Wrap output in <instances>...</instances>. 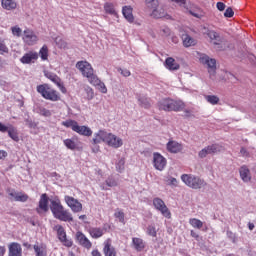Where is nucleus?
<instances>
[{
  "label": "nucleus",
  "mask_w": 256,
  "mask_h": 256,
  "mask_svg": "<svg viewBox=\"0 0 256 256\" xmlns=\"http://www.w3.org/2000/svg\"><path fill=\"white\" fill-rule=\"evenodd\" d=\"M106 185L107 187H117V185H119V182L117 181V179H115V177L110 176L106 180Z\"/></svg>",
  "instance_id": "c03bdc74"
},
{
  "label": "nucleus",
  "mask_w": 256,
  "mask_h": 256,
  "mask_svg": "<svg viewBox=\"0 0 256 256\" xmlns=\"http://www.w3.org/2000/svg\"><path fill=\"white\" fill-rule=\"evenodd\" d=\"M190 235H191V237H193L194 239H199V234H197V232H195V231H193V230H191Z\"/></svg>",
  "instance_id": "69168bd1"
},
{
  "label": "nucleus",
  "mask_w": 256,
  "mask_h": 256,
  "mask_svg": "<svg viewBox=\"0 0 256 256\" xmlns=\"http://www.w3.org/2000/svg\"><path fill=\"white\" fill-rule=\"evenodd\" d=\"M54 231H57V236L59 241L65 245V247H73V241L67 238V232H65V228L61 225H56L54 227Z\"/></svg>",
  "instance_id": "f8f14e48"
},
{
  "label": "nucleus",
  "mask_w": 256,
  "mask_h": 256,
  "mask_svg": "<svg viewBox=\"0 0 256 256\" xmlns=\"http://www.w3.org/2000/svg\"><path fill=\"white\" fill-rule=\"evenodd\" d=\"M118 71L121 73V75H123V77H131V71L127 69L119 68Z\"/></svg>",
  "instance_id": "6e6d98bb"
},
{
  "label": "nucleus",
  "mask_w": 256,
  "mask_h": 256,
  "mask_svg": "<svg viewBox=\"0 0 256 256\" xmlns=\"http://www.w3.org/2000/svg\"><path fill=\"white\" fill-rule=\"evenodd\" d=\"M173 3H177L180 7H183L190 15L193 17H196V19H201L203 17V13H201V10L193 11L189 7V4H187V0H171Z\"/></svg>",
  "instance_id": "f3484780"
},
{
  "label": "nucleus",
  "mask_w": 256,
  "mask_h": 256,
  "mask_svg": "<svg viewBox=\"0 0 256 256\" xmlns=\"http://www.w3.org/2000/svg\"><path fill=\"white\" fill-rule=\"evenodd\" d=\"M37 91L44 99H47L48 101H59L60 99L59 93L49 87L47 84L38 85Z\"/></svg>",
  "instance_id": "39448f33"
},
{
  "label": "nucleus",
  "mask_w": 256,
  "mask_h": 256,
  "mask_svg": "<svg viewBox=\"0 0 256 256\" xmlns=\"http://www.w3.org/2000/svg\"><path fill=\"white\" fill-rule=\"evenodd\" d=\"M166 149L169 153H180V151H183V145L177 141L170 140L166 144Z\"/></svg>",
  "instance_id": "412c9836"
},
{
  "label": "nucleus",
  "mask_w": 256,
  "mask_h": 256,
  "mask_svg": "<svg viewBox=\"0 0 256 256\" xmlns=\"http://www.w3.org/2000/svg\"><path fill=\"white\" fill-rule=\"evenodd\" d=\"M204 99L207 103H210V105H217L220 101L219 97L216 95H206L204 96Z\"/></svg>",
  "instance_id": "a19ab883"
},
{
  "label": "nucleus",
  "mask_w": 256,
  "mask_h": 256,
  "mask_svg": "<svg viewBox=\"0 0 256 256\" xmlns=\"http://www.w3.org/2000/svg\"><path fill=\"white\" fill-rule=\"evenodd\" d=\"M11 31L14 37H21L23 35V30L19 26L11 27Z\"/></svg>",
  "instance_id": "de8ad7c7"
},
{
  "label": "nucleus",
  "mask_w": 256,
  "mask_h": 256,
  "mask_svg": "<svg viewBox=\"0 0 256 256\" xmlns=\"http://www.w3.org/2000/svg\"><path fill=\"white\" fill-rule=\"evenodd\" d=\"M39 55L42 61H47V59H49V48L47 47V45L42 46L39 51Z\"/></svg>",
  "instance_id": "ea45409f"
},
{
  "label": "nucleus",
  "mask_w": 256,
  "mask_h": 256,
  "mask_svg": "<svg viewBox=\"0 0 256 256\" xmlns=\"http://www.w3.org/2000/svg\"><path fill=\"white\" fill-rule=\"evenodd\" d=\"M160 111H183L185 103L181 100L163 99L158 103Z\"/></svg>",
  "instance_id": "f03ea898"
},
{
  "label": "nucleus",
  "mask_w": 256,
  "mask_h": 256,
  "mask_svg": "<svg viewBox=\"0 0 256 256\" xmlns=\"http://www.w3.org/2000/svg\"><path fill=\"white\" fill-rule=\"evenodd\" d=\"M153 165L157 171H163L167 167V159L159 152L153 153Z\"/></svg>",
  "instance_id": "4468645a"
},
{
  "label": "nucleus",
  "mask_w": 256,
  "mask_h": 256,
  "mask_svg": "<svg viewBox=\"0 0 256 256\" xmlns=\"http://www.w3.org/2000/svg\"><path fill=\"white\" fill-rule=\"evenodd\" d=\"M76 69H79L83 77H87L89 82L97 76L95 75V70H93V66H91V64L87 61L77 62Z\"/></svg>",
  "instance_id": "0eeeda50"
},
{
  "label": "nucleus",
  "mask_w": 256,
  "mask_h": 256,
  "mask_svg": "<svg viewBox=\"0 0 256 256\" xmlns=\"http://www.w3.org/2000/svg\"><path fill=\"white\" fill-rule=\"evenodd\" d=\"M205 34L211 41H214V45H219L220 43H223V37L219 35L215 30L207 29L205 31Z\"/></svg>",
  "instance_id": "5701e85b"
},
{
  "label": "nucleus",
  "mask_w": 256,
  "mask_h": 256,
  "mask_svg": "<svg viewBox=\"0 0 256 256\" xmlns=\"http://www.w3.org/2000/svg\"><path fill=\"white\" fill-rule=\"evenodd\" d=\"M9 195L13 201H20L21 203H25L29 199V196L23 192L12 191L9 193Z\"/></svg>",
  "instance_id": "c85d7f7f"
},
{
  "label": "nucleus",
  "mask_w": 256,
  "mask_h": 256,
  "mask_svg": "<svg viewBox=\"0 0 256 256\" xmlns=\"http://www.w3.org/2000/svg\"><path fill=\"white\" fill-rule=\"evenodd\" d=\"M7 151L5 150H0V160H3L7 157Z\"/></svg>",
  "instance_id": "052dcab7"
},
{
  "label": "nucleus",
  "mask_w": 256,
  "mask_h": 256,
  "mask_svg": "<svg viewBox=\"0 0 256 256\" xmlns=\"http://www.w3.org/2000/svg\"><path fill=\"white\" fill-rule=\"evenodd\" d=\"M235 15V12L233 11V8L228 7L224 12V17L231 18Z\"/></svg>",
  "instance_id": "864d4df0"
},
{
  "label": "nucleus",
  "mask_w": 256,
  "mask_h": 256,
  "mask_svg": "<svg viewBox=\"0 0 256 256\" xmlns=\"http://www.w3.org/2000/svg\"><path fill=\"white\" fill-rule=\"evenodd\" d=\"M146 3L148 5H151L153 3V5H157V0H146Z\"/></svg>",
  "instance_id": "338daca9"
},
{
  "label": "nucleus",
  "mask_w": 256,
  "mask_h": 256,
  "mask_svg": "<svg viewBox=\"0 0 256 256\" xmlns=\"http://www.w3.org/2000/svg\"><path fill=\"white\" fill-rule=\"evenodd\" d=\"M64 127L72 129L78 135H82L83 137H91L93 135V130H91L88 126H80L79 123L75 120H66L62 122Z\"/></svg>",
  "instance_id": "7ed1b4c3"
},
{
  "label": "nucleus",
  "mask_w": 256,
  "mask_h": 256,
  "mask_svg": "<svg viewBox=\"0 0 256 256\" xmlns=\"http://www.w3.org/2000/svg\"><path fill=\"white\" fill-rule=\"evenodd\" d=\"M106 145H108V147H112L113 149H119L120 147H123V139L109 132Z\"/></svg>",
  "instance_id": "dca6fc26"
},
{
  "label": "nucleus",
  "mask_w": 256,
  "mask_h": 256,
  "mask_svg": "<svg viewBox=\"0 0 256 256\" xmlns=\"http://www.w3.org/2000/svg\"><path fill=\"white\" fill-rule=\"evenodd\" d=\"M6 252L7 249L5 248V246H0V256H4Z\"/></svg>",
  "instance_id": "e2e57ef3"
},
{
  "label": "nucleus",
  "mask_w": 256,
  "mask_h": 256,
  "mask_svg": "<svg viewBox=\"0 0 256 256\" xmlns=\"http://www.w3.org/2000/svg\"><path fill=\"white\" fill-rule=\"evenodd\" d=\"M99 151H100L99 145L94 144V147H92V152L93 153H99Z\"/></svg>",
  "instance_id": "680f3d73"
},
{
  "label": "nucleus",
  "mask_w": 256,
  "mask_h": 256,
  "mask_svg": "<svg viewBox=\"0 0 256 256\" xmlns=\"http://www.w3.org/2000/svg\"><path fill=\"white\" fill-rule=\"evenodd\" d=\"M103 253L105 256H117V251L115 247L111 245V240L108 239L104 242Z\"/></svg>",
  "instance_id": "393cba45"
},
{
  "label": "nucleus",
  "mask_w": 256,
  "mask_h": 256,
  "mask_svg": "<svg viewBox=\"0 0 256 256\" xmlns=\"http://www.w3.org/2000/svg\"><path fill=\"white\" fill-rule=\"evenodd\" d=\"M25 123L30 129H37V123L33 122V120L26 119Z\"/></svg>",
  "instance_id": "5fc2aeb1"
},
{
  "label": "nucleus",
  "mask_w": 256,
  "mask_h": 256,
  "mask_svg": "<svg viewBox=\"0 0 256 256\" xmlns=\"http://www.w3.org/2000/svg\"><path fill=\"white\" fill-rule=\"evenodd\" d=\"M56 43L58 44V46H59L60 48H65V47H67V43H65V41H63V40H61V39H59V38L56 39Z\"/></svg>",
  "instance_id": "4d7b16f0"
},
{
  "label": "nucleus",
  "mask_w": 256,
  "mask_h": 256,
  "mask_svg": "<svg viewBox=\"0 0 256 256\" xmlns=\"http://www.w3.org/2000/svg\"><path fill=\"white\" fill-rule=\"evenodd\" d=\"M184 47H191L195 45V39L191 38L188 34L182 36Z\"/></svg>",
  "instance_id": "4c0bfd02"
},
{
  "label": "nucleus",
  "mask_w": 256,
  "mask_h": 256,
  "mask_svg": "<svg viewBox=\"0 0 256 256\" xmlns=\"http://www.w3.org/2000/svg\"><path fill=\"white\" fill-rule=\"evenodd\" d=\"M139 105L141 107H144V109H149L151 107V102L149 101V98L141 97L138 98Z\"/></svg>",
  "instance_id": "37998d69"
},
{
  "label": "nucleus",
  "mask_w": 256,
  "mask_h": 256,
  "mask_svg": "<svg viewBox=\"0 0 256 256\" xmlns=\"http://www.w3.org/2000/svg\"><path fill=\"white\" fill-rule=\"evenodd\" d=\"M76 239L78 243L82 245V247H85L86 249H91L93 244L91 243V241H89V238H87L85 234H83L82 232H77Z\"/></svg>",
  "instance_id": "4be33fe9"
},
{
  "label": "nucleus",
  "mask_w": 256,
  "mask_h": 256,
  "mask_svg": "<svg viewBox=\"0 0 256 256\" xmlns=\"http://www.w3.org/2000/svg\"><path fill=\"white\" fill-rule=\"evenodd\" d=\"M199 61H200V63H202V65L207 66L208 73H209L211 79H213V77H215V73L217 71V60H215V58L209 57L206 54H202L199 57Z\"/></svg>",
  "instance_id": "423d86ee"
},
{
  "label": "nucleus",
  "mask_w": 256,
  "mask_h": 256,
  "mask_svg": "<svg viewBox=\"0 0 256 256\" xmlns=\"http://www.w3.org/2000/svg\"><path fill=\"white\" fill-rule=\"evenodd\" d=\"M64 201L68 207H70L71 211H73V213H81V211H83V204H81L79 200L66 195L64 197Z\"/></svg>",
  "instance_id": "ddd939ff"
},
{
  "label": "nucleus",
  "mask_w": 256,
  "mask_h": 256,
  "mask_svg": "<svg viewBox=\"0 0 256 256\" xmlns=\"http://www.w3.org/2000/svg\"><path fill=\"white\" fill-rule=\"evenodd\" d=\"M91 85H93L95 88L98 89V91H100V93H107V86H105V83H103L99 77H94L90 80L89 82Z\"/></svg>",
  "instance_id": "b1692460"
},
{
  "label": "nucleus",
  "mask_w": 256,
  "mask_h": 256,
  "mask_svg": "<svg viewBox=\"0 0 256 256\" xmlns=\"http://www.w3.org/2000/svg\"><path fill=\"white\" fill-rule=\"evenodd\" d=\"M5 53H9V47L5 44V40L0 38V55H5Z\"/></svg>",
  "instance_id": "a18cd8bd"
},
{
  "label": "nucleus",
  "mask_w": 256,
  "mask_h": 256,
  "mask_svg": "<svg viewBox=\"0 0 256 256\" xmlns=\"http://www.w3.org/2000/svg\"><path fill=\"white\" fill-rule=\"evenodd\" d=\"M122 15L128 23H133V21H135V18L133 17V8L131 6H124L122 8Z\"/></svg>",
  "instance_id": "c756f323"
},
{
  "label": "nucleus",
  "mask_w": 256,
  "mask_h": 256,
  "mask_svg": "<svg viewBox=\"0 0 256 256\" xmlns=\"http://www.w3.org/2000/svg\"><path fill=\"white\" fill-rule=\"evenodd\" d=\"M39 114L42 115V117H51V111L47 110V108H39Z\"/></svg>",
  "instance_id": "603ef678"
},
{
  "label": "nucleus",
  "mask_w": 256,
  "mask_h": 256,
  "mask_svg": "<svg viewBox=\"0 0 256 256\" xmlns=\"http://www.w3.org/2000/svg\"><path fill=\"white\" fill-rule=\"evenodd\" d=\"M216 7H217L218 11H225L226 6H225V3H223V2H217Z\"/></svg>",
  "instance_id": "13d9d810"
},
{
  "label": "nucleus",
  "mask_w": 256,
  "mask_h": 256,
  "mask_svg": "<svg viewBox=\"0 0 256 256\" xmlns=\"http://www.w3.org/2000/svg\"><path fill=\"white\" fill-rule=\"evenodd\" d=\"M22 39L26 45H35L39 41L37 34L28 28L24 30Z\"/></svg>",
  "instance_id": "a211bd4d"
},
{
  "label": "nucleus",
  "mask_w": 256,
  "mask_h": 256,
  "mask_svg": "<svg viewBox=\"0 0 256 256\" xmlns=\"http://www.w3.org/2000/svg\"><path fill=\"white\" fill-rule=\"evenodd\" d=\"M181 181H183L187 187H190V189H202V187L206 185L205 180L193 174H183Z\"/></svg>",
  "instance_id": "20e7f679"
},
{
  "label": "nucleus",
  "mask_w": 256,
  "mask_h": 256,
  "mask_svg": "<svg viewBox=\"0 0 256 256\" xmlns=\"http://www.w3.org/2000/svg\"><path fill=\"white\" fill-rule=\"evenodd\" d=\"M63 143L65 147H67V149H70L71 151H75V149H77V141H75V139L73 138L65 139Z\"/></svg>",
  "instance_id": "c9c22d12"
},
{
  "label": "nucleus",
  "mask_w": 256,
  "mask_h": 256,
  "mask_svg": "<svg viewBox=\"0 0 256 256\" xmlns=\"http://www.w3.org/2000/svg\"><path fill=\"white\" fill-rule=\"evenodd\" d=\"M49 201H50V210L55 219L59 221H64L65 223H71L73 221V214L69 212V210L63 207L61 204V200L57 197L49 199L47 194H42L39 200V206L36 209L37 213L41 215V213H47L49 211Z\"/></svg>",
  "instance_id": "f257e3e1"
},
{
  "label": "nucleus",
  "mask_w": 256,
  "mask_h": 256,
  "mask_svg": "<svg viewBox=\"0 0 256 256\" xmlns=\"http://www.w3.org/2000/svg\"><path fill=\"white\" fill-rule=\"evenodd\" d=\"M33 249L36 256H47V245L44 243H36Z\"/></svg>",
  "instance_id": "7c9ffc66"
},
{
  "label": "nucleus",
  "mask_w": 256,
  "mask_h": 256,
  "mask_svg": "<svg viewBox=\"0 0 256 256\" xmlns=\"http://www.w3.org/2000/svg\"><path fill=\"white\" fill-rule=\"evenodd\" d=\"M109 137V132L105 130H99L94 133L92 138L93 145H99V143H107V139Z\"/></svg>",
  "instance_id": "6ab92c4d"
},
{
  "label": "nucleus",
  "mask_w": 256,
  "mask_h": 256,
  "mask_svg": "<svg viewBox=\"0 0 256 256\" xmlns=\"http://www.w3.org/2000/svg\"><path fill=\"white\" fill-rule=\"evenodd\" d=\"M104 11L108 15H113L114 17H117V11L115 10V6L113 5V3L106 2L104 4Z\"/></svg>",
  "instance_id": "f704fd0d"
},
{
  "label": "nucleus",
  "mask_w": 256,
  "mask_h": 256,
  "mask_svg": "<svg viewBox=\"0 0 256 256\" xmlns=\"http://www.w3.org/2000/svg\"><path fill=\"white\" fill-rule=\"evenodd\" d=\"M44 75L47 79L51 80L52 83L57 85V87L60 89L62 93H67V88L63 85V82H61V78L57 76V74L49 71H44Z\"/></svg>",
  "instance_id": "2eb2a0df"
},
{
  "label": "nucleus",
  "mask_w": 256,
  "mask_h": 256,
  "mask_svg": "<svg viewBox=\"0 0 256 256\" xmlns=\"http://www.w3.org/2000/svg\"><path fill=\"white\" fill-rule=\"evenodd\" d=\"M164 182L166 183V185H168L169 187H177V185L179 184V182L177 181V179L175 177L172 176H166L164 177Z\"/></svg>",
  "instance_id": "58836bf2"
},
{
  "label": "nucleus",
  "mask_w": 256,
  "mask_h": 256,
  "mask_svg": "<svg viewBox=\"0 0 256 256\" xmlns=\"http://www.w3.org/2000/svg\"><path fill=\"white\" fill-rule=\"evenodd\" d=\"M91 255H92V256H102V255H101V252H99V250H97V249L92 250Z\"/></svg>",
  "instance_id": "0e129e2a"
},
{
  "label": "nucleus",
  "mask_w": 256,
  "mask_h": 256,
  "mask_svg": "<svg viewBox=\"0 0 256 256\" xmlns=\"http://www.w3.org/2000/svg\"><path fill=\"white\" fill-rule=\"evenodd\" d=\"M164 65H165L166 69H168V71H179V69H180L179 63H177V61L172 57H168L165 60Z\"/></svg>",
  "instance_id": "bb28decb"
},
{
  "label": "nucleus",
  "mask_w": 256,
  "mask_h": 256,
  "mask_svg": "<svg viewBox=\"0 0 256 256\" xmlns=\"http://www.w3.org/2000/svg\"><path fill=\"white\" fill-rule=\"evenodd\" d=\"M224 150L225 148L221 144H211L200 150L198 157H200V159H205L207 155H215V153H221V151Z\"/></svg>",
  "instance_id": "6e6552de"
},
{
  "label": "nucleus",
  "mask_w": 256,
  "mask_h": 256,
  "mask_svg": "<svg viewBox=\"0 0 256 256\" xmlns=\"http://www.w3.org/2000/svg\"><path fill=\"white\" fill-rule=\"evenodd\" d=\"M105 233V230L103 228H90L89 234L93 239H99V237H103V234Z\"/></svg>",
  "instance_id": "72a5a7b5"
},
{
  "label": "nucleus",
  "mask_w": 256,
  "mask_h": 256,
  "mask_svg": "<svg viewBox=\"0 0 256 256\" xmlns=\"http://www.w3.org/2000/svg\"><path fill=\"white\" fill-rule=\"evenodd\" d=\"M22 254L21 244L13 242L9 245V256H22Z\"/></svg>",
  "instance_id": "a878e982"
},
{
  "label": "nucleus",
  "mask_w": 256,
  "mask_h": 256,
  "mask_svg": "<svg viewBox=\"0 0 256 256\" xmlns=\"http://www.w3.org/2000/svg\"><path fill=\"white\" fill-rule=\"evenodd\" d=\"M240 177L242 179V181H244V183H249V181H251V171L249 170V168L247 166H241L240 170Z\"/></svg>",
  "instance_id": "cd10ccee"
},
{
  "label": "nucleus",
  "mask_w": 256,
  "mask_h": 256,
  "mask_svg": "<svg viewBox=\"0 0 256 256\" xmlns=\"http://www.w3.org/2000/svg\"><path fill=\"white\" fill-rule=\"evenodd\" d=\"M3 9L7 11H13V9H17V2L15 0H1Z\"/></svg>",
  "instance_id": "473e14b6"
},
{
  "label": "nucleus",
  "mask_w": 256,
  "mask_h": 256,
  "mask_svg": "<svg viewBox=\"0 0 256 256\" xmlns=\"http://www.w3.org/2000/svg\"><path fill=\"white\" fill-rule=\"evenodd\" d=\"M189 224L194 229H203V221H201V220H199L197 218H190L189 219Z\"/></svg>",
  "instance_id": "e433bc0d"
},
{
  "label": "nucleus",
  "mask_w": 256,
  "mask_h": 256,
  "mask_svg": "<svg viewBox=\"0 0 256 256\" xmlns=\"http://www.w3.org/2000/svg\"><path fill=\"white\" fill-rule=\"evenodd\" d=\"M85 92H86L88 101H91V99H93V97H95V93L93 92V89L91 87H89V86L86 87Z\"/></svg>",
  "instance_id": "8fccbe9b"
},
{
  "label": "nucleus",
  "mask_w": 256,
  "mask_h": 256,
  "mask_svg": "<svg viewBox=\"0 0 256 256\" xmlns=\"http://www.w3.org/2000/svg\"><path fill=\"white\" fill-rule=\"evenodd\" d=\"M147 233L150 235V237H157V228L155 225H149L147 228Z\"/></svg>",
  "instance_id": "09e8293b"
},
{
  "label": "nucleus",
  "mask_w": 256,
  "mask_h": 256,
  "mask_svg": "<svg viewBox=\"0 0 256 256\" xmlns=\"http://www.w3.org/2000/svg\"><path fill=\"white\" fill-rule=\"evenodd\" d=\"M132 245L136 251H143L145 249V242L141 238H132Z\"/></svg>",
  "instance_id": "2f4dec72"
},
{
  "label": "nucleus",
  "mask_w": 256,
  "mask_h": 256,
  "mask_svg": "<svg viewBox=\"0 0 256 256\" xmlns=\"http://www.w3.org/2000/svg\"><path fill=\"white\" fill-rule=\"evenodd\" d=\"M240 155L242 157H249V151H247V149H245V148H241Z\"/></svg>",
  "instance_id": "bf43d9fd"
},
{
  "label": "nucleus",
  "mask_w": 256,
  "mask_h": 256,
  "mask_svg": "<svg viewBox=\"0 0 256 256\" xmlns=\"http://www.w3.org/2000/svg\"><path fill=\"white\" fill-rule=\"evenodd\" d=\"M153 205L157 211H160L163 217H166L167 219L171 218V212L169 211V208H167V205H165L163 199L159 197L154 198Z\"/></svg>",
  "instance_id": "9b49d317"
},
{
  "label": "nucleus",
  "mask_w": 256,
  "mask_h": 256,
  "mask_svg": "<svg viewBox=\"0 0 256 256\" xmlns=\"http://www.w3.org/2000/svg\"><path fill=\"white\" fill-rule=\"evenodd\" d=\"M0 133H8V137H10L12 141L19 143V132H17V128L12 124L5 125L0 122Z\"/></svg>",
  "instance_id": "1a4fd4ad"
},
{
  "label": "nucleus",
  "mask_w": 256,
  "mask_h": 256,
  "mask_svg": "<svg viewBox=\"0 0 256 256\" xmlns=\"http://www.w3.org/2000/svg\"><path fill=\"white\" fill-rule=\"evenodd\" d=\"M186 117H193V114L189 110L184 111Z\"/></svg>",
  "instance_id": "774afa93"
},
{
  "label": "nucleus",
  "mask_w": 256,
  "mask_h": 256,
  "mask_svg": "<svg viewBox=\"0 0 256 256\" xmlns=\"http://www.w3.org/2000/svg\"><path fill=\"white\" fill-rule=\"evenodd\" d=\"M116 171L123 173L125 171V159H120L116 164Z\"/></svg>",
  "instance_id": "49530a36"
},
{
  "label": "nucleus",
  "mask_w": 256,
  "mask_h": 256,
  "mask_svg": "<svg viewBox=\"0 0 256 256\" xmlns=\"http://www.w3.org/2000/svg\"><path fill=\"white\" fill-rule=\"evenodd\" d=\"M37 59H39V53L30 51L20 58V62L23 63V65H29L30 63H35Z\"/></svg>",
  "instance_id": "aec40b11"
},
{
  "label": "nucleus",
  "mask_w": 256,
  "mask_h": 256,
  "mask_svg": "<svg viewBox=\"0 0 256 256\" xmlns=\"http://www.w3.org/2000/svg\"><path fill=\"white\" fill-rule=\"evenodd\" d=\"M114 217L118 219V221L122 223V225H125V213H123V211L117 209L114 213Z\"/></svg>",
  "instance_id": "79ce46f5"
},
{
  "label": "nucleus",
  "mask_w": 256,
  "mask_h": 256,
  "mask_svg": "<svg viewBox=\"0 0 256 256\" xmlns=\"http://www.w3.org/2000/svg\"><path fill=\"white\" fill-rule=\"evenodd\" d=\"M148 7H151V9H153L151 17H153L154 19H171V16L165 11V8L159 6V2H157V5L153 3L149 4Z\"/></svg>",
  "instance_id": "9d476101"
},
{
  "label": "nucleus",
  "mask_w": 256,
  "mask_h": 256,
  "mask_svg": "<svg viewBox=\"0 0 256 256\" xmlns=\"http://www.w3.org/2000/svg\"><path fill=\"white\" fill-rule=\"evenodd\" d=\"M162 37H169L171 35V29L167 26H163L160 30Z\"/></svg>",
  "instance_id": "3c124183"
}]
</instances>
